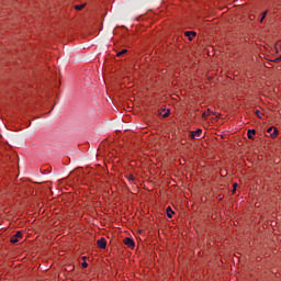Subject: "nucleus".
Instances as JSON below:
<instances>
[{
    "label": "nucleus",
    "mask_w": 281,
    "mask_h": 281,
    "mask_svg": "<svg viewBox=\"0 0 281 281\" xmlns=\"http://www.w3.org/2000/svg\"><path fill=\"white\" fill-rule=\"evenodd\" d=\"M267 133H269L270 134V137H271V139H276L277 137H278V128H276V127H269L268 130H267Z\"/></svg>",
    "instance_id": "nucleus-1"
},
{
    "label": "nucleus",
    "mask_w": 281,
    "mask_h": 281,
    "mask_svg": "<svg viewBox=\"0 0 281 281\" xmlns=\"http://www.w3.org/2000/svg\"><path fill=\"white\" fill-rule=\"evenodd\" d=\"M124 245H126V247L133 248V247H135V241L131 237H126L124 239Z\"/></svg>",
    "instance_id": "nucleus-2"
},
{
    "label": "nucleus",
    "mask_w": 281,
    "mask_h": 281,
    "mask_svg": "<svg viewBox=\"0 0 281 281\" xmlns=\"http://www.w3.org/2000/svg\"><path fill=\"white\" fill-rule=\"evenodd\" d=\"M97 245L100 249H106V239L104 238L98 239Z\"/></svg>",
    "instance_id": "nucleus-3"
},
{
    "label": "nucleus",
    "mask_w": 281,
    "mask_h": 281,
    "mask_svg": "<svg viewBox=\"0 0 281 281\" xmlns=\"http://www.w3.org/2000/svg\"><path fill=\"white\" fill-rule=\"evenodd\" d=\"M184 35L189 38V41H192V38H194V36H196V32H194V31H187L184 33Z\"/></svg>",
    "instance_id": "nucleus-4"
},
{
    "label": "nucleus",
    "mask_w": 281,
    "mask_h": 281,
    "mask_svg": "<svg viewBox=\"0 0 281 281\" xmlns=\"http://www.w3.org/2000/svg\"><path fill=\"white\" fill-rule=\"evenodd\" d=\"M201 133H203V130H196L191 133L192 139H196V137H201Z\"/></svg>",
    "instance_id": "nucleus-5"
},
{
    "label": "nucleus",
    "mask_w": 281,
    "mask_h": 281,
    "mask_svg": "<svg viewBox=\"0 0 281 281\" xmlns=\"http://www.w3.org/2000/svg\"><path fill=\"white\" fill-rule=\"evenodd\" d=\"M254 135H256V130H248L247 132L248 139H254Z\"/></svg>",
    "instance_id": "nucleus-6"
},
{
    "label": "nucleus",
    "mask_w": 281,
    "mask_h": 281,
    "mask_svg": "<svg viewBox=\"0 0 281 281\" xmlns=\"http://www.w3.org/2000/svg\"><path fill=\"white\" fill-rule=\"evenodd\" d=\"M172 214H175V211H172V207L168 206L167 207V216H168V218H172Z\"/></svg>",
    "instance_id": "nucleus-7"
},
{
    "label": "nucleus",
    "mask_w": 281,
    "mask_h": 281,
    "mask_svg": "<svg viewBox=\"0 0 281 281\" xmlns=\"http://www.w3.org/2000/svg\"><path fill=\"white\" fill-rule=\"evenodd\" d=\"M11 243H12L13 245H16V243H19V237H16V235H13V236L11 237Z\"/></svg>",
    "instance_id": "nucleus-8"
},
{
    "label": "nucleus",
    "mask_w": 281,
    "mask_h": 281,
    "mask_svg": "<svg viewBox=\"0 0 281 281\" xmlns=\"http://www.w3.org/2000/svg\"><path fill=\"white\" fill-rule=\"evenodd\" d=\"M127 179L128 181H133V182L137 181V178H135L133 175H128Z\"/></svg>",
    "instance_id": "nucleus-9"
},
{
    "label": "nucleus",
    "mask_w": 281,
    "mask_h": 281,
    "mask_svg": "<svg viewBox=\"0 0 281 281\" xmlns=\"http://www.w3.org/2000/svg\"><path fill=\"white\" fill-rule=\"evenodd\" d=\"M85 8V4H77L75 5V10H82Z\"/></svg>",
    "instance_id": "nucleus-10"
},
{
    "label": "nucleus",
    "mask_w": 281,
    "mask_h": 281,
    "mask_svg": "<svg viewBox=\"0 0 281 281\" xmlns=\"http://www.w3.org/2000/svg\"><path fill=\"white\" fill-rule=\"evenodd\" d=\"M126 52H128L127 49H122L121 52H119L116 54V56H124V54H126Z\"/></svg>",
    "instance_id": "nucleus-11"
},
{
    "label": "nucleus",
    "mask_w": 281,
    "mask_h": 281,
    "mask_svg": "<svg viewBox=\"0 0 281 281\" xmlns=\"http://www.w3.org/2000/svg\"><path fill=\"white\" fill-rule=\"evenodd\" d=\"M22 236H23V233H21V231L16 232L15 238H22Z\"/></svg>",
    "instance_id": "nucleus-12"
},
{
    "label": "nucleus",
    "mask_w": 281,
    "mask_h": 281,
    "mask_svg": "<svg viewBox=\"0 0 281 281\" xmlns=\"http://www.w3.org/2000/svg\"><path fill=\"white\" fill-rule=\"evenodd\" d=\"M266 16H267V11L262 13V16L260 19V23H262V21H265Z\"/></svg>",
    "instance_id": "nucleus-13"
},
{
    "label": "nucleus",
    "mask_w": 281,
    "mask_h": 281,
    "mask_svg": "<svg viewBox=\"0 0 281 281\" xmlns=\"http://www.w3.org/2000/svg\"><path fill=\"white\" fill-rule=\"evenodd\" d=\"M81 267H82L83 269H87V267H89V263H87V261H83V262L81 263Z\"/></svg>",
    "instance_id": "nucleus-14"
},
{
    "label": "nucleus",
    "mask_w": 281,
    "mask_h": 281,
    "mask_svg": "<svg viewBox=\"0 0 281 281\" xmlns=\"http://www.w3.org/2000/svg\"><path fill=\"white\" fill-rule=\"evenodd\" d=\"M168 115H170V111L167 110L164 114H162V117H168Z\"/></svg>",
    "instance_id": "nucleus-15"
},
{
    "label": "nucleus",
    "mask_w": 281,
    "mask_h": 281,
    "mask_svg": "<svg viewBox=\"0 0 281 281\" xmlns=\"http://www.w3.org/2000/svg\"><path fill=\"white\" fill-rule=\"evenodd\" d=\"M238 188V183L233 184V193L236 192V189Z\"/></svg>",
    "instance_id": "nucleus-16"
},
{
    "label": "nucleus",
    "mask_w": 281,
    "mask_h": 281,
    "mask_svg": "<svg viewBox=\"0 0 281 281\" xmlns=\"http://www.w3.org/2000/svg\"><path fill=\"white\" fill-rule=\"evenodd\" d=\"M256 115L259 117V120H262V116H260V110L256 111Z\"/></svg>",
    "instance_id": "nucleus-17"
},
{
    "label": "nucleus",
    "mask_w": 281,
    "mask_h": 281,
    "mask_svg": "<svg viewBox=\"0 0 281 281\" xmlns=\"http://www.w3.org/2000/svg\"><path fill=\"white\" fill-rule=\"evenodd\" d=\"M202 116H203V117H207V113L204 112V113L202 114Z\"/></svg>",
    "instance_id": "nucleus-18"
}]
</instances>
